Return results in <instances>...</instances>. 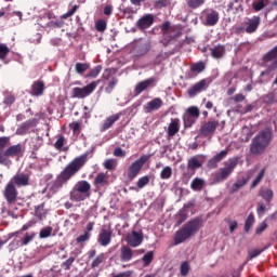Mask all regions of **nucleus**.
Masks as SVG:
<instances>
[{
    "mask_svg": "<svg viewBox=\"0 0 277 277\" xmlns=\"http://www.w3.org/2000/svg\"><path fill=\"white\" fill-rule=\"evenodd\" d=\"M199 21L205 27H215L220 23V12L211 8L205 9L200 13Z\"/></svg>",
    "mask_w": 277,
    "mask_h": 277,
    "instance_id": "0eeeda50",
    "label": "nucleus"
},
{
    "mask_svg": "<svg viewBox=\"0 0 277 277\" xmlns=\"http://www.w3.org/2000/svg\"><path fill=\"white\" fill-rule=\"evenodd\" d=\"M64 144H66V137H64L62 134H58L56 136V142L54 143L55 150H62V148H64Z\"/></svg>",
    "mask_w": 277,
    "mask_h": 277,
    "instance_id": "a19ab883",
    "label": "nucleus"
},
{
    "mask_svg": "<svg viewBox=\"0 0 277 277\" xmlns=\"http://www.w3.org/2000/svg\"><path fill=\"white\" fill-rule=\"evenodd\" d=\"M243 25H245L246 34H249V35L256 34L259 27L261 26V16L254 15L253 17L247 18Z\"/></svg>",
    "mask_w": 277,
    "mask_h": 277,
    "instance_id": "2eb2a0df",
    "label": "nucleus"
},
{
    "mask_svg": "<svg viewBox=\"0 0 277 277\" xmlns=\"http://www.w3.org/2000/svg\"><path fill=\"white\" fill-rule=\"evenodd\" d=\"M155 8L161 10V8H168L170 5V1L168 0H156L154 3Z\"/></svg>",
    "mask_w": 277,
    "mask_h": 277,
    "instance_id": "0e129e2a",
    "label": "nucleus"
},
{
    "mask_svg": "<svg viewBox=\"0 0 277 277\" xmlns=\"http://www.w3.org/2000/svg\"><path fill=\"white\" fill-rule=\"evenodd\" d=\"M44 81L42 80H37L31 84L30 88V95L31 96H42L44 94Z\"/></svg>",
    "mask_w": 277,
    "mask_h": 277,
    "instance_id": "5701e85b",
    "label": "nucleus"
},
{
    "mask_svg": "<svg viewBox=\"0 0 277 277\" xmlns=\"http://www.w3.org/2000/svg\"><path fill=\"white\" fill-rule=\"evenodd\" d=\"M9 183H11L14 187H27L29 185V174L17 173Z\"/></svg>",
    "mask_w": 277,
    "mask_h": 277,
    "instance_id": "f3484780",
    "label": "nucleus"
},
{
    "mask_svg": "<svg viewBox=\"0 0 277 277\" xmlns=\"http://www.w3.org/2000/svg\"><path fill=\"white\" fill-rule=\"evenodd\" d=\"M205 68H207V65L205 64V62L200 61L190 66V71L200 75V72H203Z\"/></svg>",
    "mask_w": 277,
    "mask_h": 277,
    "instance_id": "c9c22d12",
    "label": "nucleus"
},
{
    "mask_svg": "<svg viewBox=\"0 0 277 277\" xmlns=\"http://www.w3.org/2000/svg\"><path fill=\"white\" fill-rule=\"evenodd\" d=\"M90 237H92V234H88L87 232H83L82 235L76 238L77 243H85V241H90Z\"/></svg>",
    "mask_w": 277,
    "mask_h": 277,
    "instance_id": "680f3d73",
    "label": "nucleus"
},
{
    "mask_svg": "<svg viewBox=\"0 0 277 277\" xmlns=\"http://www.w3.org/2000/svg\"><path fill=\"white\" fill-rule=\"evenodd\" d=\"M118 167V161L116 159H107L104 161L105 170H116Z\"/></svg>",
    "mask_w": 277,
    "mask_h": 277,
    "instance_id": "09e8293b",
    "label": "nucleus"
},
{
    "mask_svg": "<svg viewBox=\"0 0 277 277\" xmlns=\"http://www.w3.org/2000/svg\"><path fill=\"white\" fill-rule=\"evenodd\" d=\"M149 183H150V176L145 175L138 179V181L136 182V186L138 189H144V187H146V185H148Z\"/></svg>",
    "mask_w": 277,
    "mask_h": 277,
    "instance_id": "a18cd8bd",
    "label": "nucleus"
},
{
    "mask_svg": "<svg viewBox=\"0 0 277 277\" xmlns=\"http://www.w3.org/2000/svg\"><path fill=\"white\" fill-rule=\"evenodd\" d=\"M254 225V214L250 213L245 222V233H250V228Z\"/></svg>",
    "mask_w": 277,
    "mask_h": 277,
    "instance_id": "c03bdc74",
    "label": "nucleus"
},
{
    "mask_svg": "<svg viewBox=\"0 0 277 277\" xmlns=\"http://www.w3.org/2000/svg\"><path fill=\"white\" fill-rule=\"evenodd\" d=\"M196 118H194L192 115H188L187 113L183 116V122L185 127H193V124H196Z\"/></svg>",
    "mask_w": 277,
    "mask_h": 277,
    "instance_id": "de8ad7c7",
    "label": "nucleus"
},
{
    "mask_svg": "<svg viewBox=\"0 0 277 277\" xmlns=\"http://www.w3.org/2000/svg\"><path fill=\"white\" fill-rule=\"evenodd\" d=\"M75 263V258L70 256L65 262L62 263V267L66 271L70 269V266Z\"/></svg>",
    "mask_w": 277,
    "mask_h": 277,
    "instance_id": "774afa93",
    "label": "nucleus"
},
{
    "mask_svg": "<svg viewBox=\"0 0 277 277\" xmlns=\"http://www.w3.org/2000/svg\"><path fill=\"white\" fill-rule=\"evenodd\" d=\"M103 261H105V254L104 253H101L100 255H97L92 264H91V267L92 269H94V267H98V265H101V263H103Z\"/></svg>",
    "mask_w": 277,
    "mask_h": 277,
    "instance_id": "052dcab7",
    "label": "nucleus"
},
{
    "mask_svg": "<svg viewBox=\"0 0 277 277\" xmlns=\"http://www.w3.org/2000/svg\"><path fill=\"white\" fill-rule=\"evenodd\" d=\"M171 177H172V168L164 167L160 172V179H162L163 181H167L168 179H171Z\"/></svg>",
    "mask_w": 277,
    "mask_h": 277,
    "instance_id": "8fccbe9b",
    "label": "nucleus"
},
{
    "mask_svg": "<svg viewBox=\"0 0 277 277\" xmlns=\"http://www.w3.org/2000/svg\"><path fill=\"white\" fill-rule=\"evenodd\" d=\"M163 107V100L160 97H155L154 100L147 102L144 106V113L145 114H153V111H158V109H161Z\"/></svg>",
    "mask_w": 277,
    "mask_h": 277,
    "instance_id": "6ab92c4d",
    "label": "nucleus"
},
{
    "mask_svg": "<svg viewBox=\"0 0 277 277\" xmlns=\"http://www.w3.org/2000/svg\"><path fill=\"white\" fill-rule=\"evenodd\" d=\"M92 192V185L85 180L78 181L69 193V199L72 202H83L90 198Z\"/></svg>",
    "mask_w": 277,
    "mask_h": 277,
    "instance_id": "20e7f679",
    "label": "nucleus"
},
{
    "mask_svg": "<svg viewBox=\"0 0 277 277\" xmlns=\"http://www.w3.org/2000/svg\"><path fill=\"white\" fill-rule=\"evenodd\" d=\"M186 114L198 120L200 118V109L198 106H190L186 109Z\"/></svg>",
    "mask_w": 277,
    "mask_h": 277,
    "instance_id": "ea45409f",
    "label": "nucleus"
},
{
    "mask_svg": "<svg viewBox=\"0 0 277 277\" xmlns=\"http://www.w3.org/2000/svg\"><path fill=\"white\" fill-rule=\"evenodd\" d=\"M207 3V0H186V5L190 10H198V8H202Z\"/></svg>",
    "mask_w": 277,
    "mask_h": 277,
    "instance_id": "72a5a7b5",
    "label": "nucleus"
},
{
    "mask_svg": "<svg viewBox=\"0 0 277 277\" xmlns=\"http://www.w3.org/2000/svg\"><path fill=\"white\" fill-rule=\"evenodd\" d=\"M10 55V48L5 43H0V60H5Z\"/></svg>",
    "mask_w": 277,
    "mask_h": 277,
    "instance_id": "864d4df0",
    "label": "nucleus"
},
{
    "mask_svg": "<svg viewBox=\"0 0 277 277\" xmlns=\"http://www.w3.org/2000/svg\"><path fill=\"white\" fill-rule=\"evenodd\" d=\"M263 101L266 105H274V103H276V94L268 93L264 95Z\"/></svg>",
    "mask_w": 277,
    "mask_h": 277,
    "instance_id": "13d9d810",
    "label": "nucleus"
},
{
    "mask_svg": "<svg viewBox=\"0 0 277 277\" xmlns=\"http://www.w3.org/2000/svg\"><path fill=\"white\" fill-rule=\"evenodd\" d=\"M113 235H114V229H111V226L109 225L102 226L97 235V243H100V246H103L104 248H107V246L111 243Z\"/></svg>",
    "mask_w": 277,
    "mask_h": 277,
    "instance_id": "f8f14e48",
    "label": "nucleus"
},
{
    "mask_svg": "<svg viewBox=\"0 0 277 277\" xmlns=\"http://www.w3.org/2000/svg\"><path fill=\"white\" fill-rule=\"evenodd\" d=\"M179 131H181V119L179 118L171 119V122L169 123L167 129L168 137H174V135H176Z\"/></svg>",
    "mask_w": 277,
    "mask_h": 277,
    "instance_id": "412c9836",
    "label": "nucleus"
},
{
    "mask_svg": "<svg viewBox=\"0 0 277 277\" xmlns=\"http://www.w3.org/2000/svg\"><path fill=\"white\" fill-rule=\"evenodd\" d=\"M263 176H265V169H261L259 174L255 176V179L251 183V189H254L263 181Z\"/></svg>",
    "mask_w": 277,
    "mask_h": 277,
    "instance_id": "37998d69",
    "label": "nucleus"
},
{
    "mask_svg": "<svg viewBox=\"0 0 277 277\" xmlns=\"http://www.w3.org/2000/svg\"><path fill=\"white\" fill-rule=\"evenodd\" d=\"M101 80L92 81L83 88L75 87L71 91L72 98H88L98 88Z\"/></svg>",
    "mask_w": 277,
    "mask_h": 277,
    "instance_id": "6e6552de",
    "label": "nucleus"
},
{
    "mask_svg": "<svg viewBox=\"0 0 277 277\" xmlns=\"http://www.w3.org/2000/svg\"><path fill=\"white\" fill-rule=\"evenodd\" d=\"M148 159H150V155H142L138 159H136L129 166L127 171V177L129 179V181L137 179V175L140 174V172H142V168L146 166Z\"/></svg>",
    "mask_w": 277,
    "mask_h": 277,
    "instance_id": "423d86ee",
    "label": "nucleus"
},
{
    "mask_svg": "<svg viewBox=\"0 0 277 277\" xmlns=\"http://www.w3.org/2000/svg\"><path fill=\"white\" fill-rule=\"evenodd\" d=\"M133 259V250L129 246H122L120 250V261L122 263H129Z\"/></svg>",
    "mask_w": 277,
    "mask_h": 277,
    "instance_id": "a878e982",
    "label": "nucleus"
},
{
    "mask_svg": "<svg viewBox=\"0 0 277 277\" xmlns=\"http://www.w3.org/2000/svg\"><path fill=\"white\" fill-rule=\"evenodd\" d=\"M217 127H220L219 120H209L201 124L199 129V135L201 137H212L217 131Z\"/></svg>",
    "mask_w": 277,
    "mask_h": 277,
    "instance_id": "9b49d317",
    "label": "nucleus"
},
{
    "mask_svg": "<svg viewBox=\"0 0 277 277\" xmlns=\"http://www.w3.org/2000/svg\"><path fill=\"white\" fill-rule=\"evenodd\" d=\"M153 259H155V253L153 251H148L143 258V267H148L153 263Z\"/></svg>",
    "mask_w": 277,
    "mask_h": 277,
    "instance_id": "4c0bfd02",
    "label": "nucleus"
},
{
    "mask_svg": "<svg viewBox=\"0 0 277 277\" xmlns=\"http://www.w3.org/2000/svg\"><path fill=\"white\" fill-rule=\"evenodd\" d=\"M90 160V153H84L76 158H74L66 167L62 170V172L56 176L54 181L50 184V192L52 194H57L62 187L68 185V182L81 172V169L88 163Z\"/></svg>",
    "mask_w": 277,
    "mask_h": 277,
    "instance_id": "f257e3e1",
    "label": "nucleus"
},
{
    "mask_svg": "<svg viewBox=\"0 0 277 277\" xmlns=\"http://www.w3.org/2000/svg\"><path fill=\"white\" fill-rule=\"evenodd\" d=\"M272 142V132L263 130L256 134L250 145L251 155H263Z\"/></svg>",
    "mask_w": 277,
    "mask_h": 277,
    "instance_id": "7ed1b4c3",
    "label": "nucleus"
},
{
    "mask_svg": "<svg viewBox=\"0 0 277 277\" xmlns=\"http://www.w3.org/2000/svg\"><path fill=\"white\" fill-rule=\"evenodd\" d=\"M15 102H16V97L14 95H8L3 100V104L6 105V107L14 105Z\"/></svg>",
    "mask_w": 277,
    "mask_h": 277,
    "instance_id": "69168bd1",
    "label": "nucleus"
},
{
    "mask_svg": "<svg viewBox=\"0 0 277 277\" xmlns=\"http://www.w3.org/2000/svg\"><path fill=\"white\" fill-rule=\"evenodd\" d=\"M148 88H155V77L138 82L134 88V96H140V94L148 90Z\"/></svg>",
    "mask_w": 277,
    "mask_h": 277,
    "instance_id": "aec40b11",
    "label": "nucleus"
},
{
    "mask_svg": "<svg viewBox=\"0 0 277 277\" xmlns=\"http://www.w3.org/2000/svg\"><path fill=\"white\" fill-rule=\"evenodd\" d=\"M259 196L269 205V202L274 200V190H272V188H261L259 190Z\"/></svg>",
    "mask_w": 277,
    "mask_h": 277,
    "instance_id": "cd10ccee",
    "label": "nucleus"
},
{
    "mask_svg": "<svg viewBox=\"0 0 277 277\" xmlns=\"http://www.w3.org/2000/svg\"><path fill=\"white\" fill-rule=\"evenodd\" d=\"M226 155H228V149L222 150L221 153L216 154L210 161L209 164L210 166H217V163H220V161H222V159H224V157H226Z\"/></svg>",
    "mask_w": 277,
    "mask_h": 277,
    "instance_id": "473e14b6",
    "label": "nucleus"
},
{
    "mask_svg": "<svg viewBox=\"0 0 277 277\" xmlns=\"http://www.w3.org/2000/svg\"><path fill=\"white\" fill-rule=\"evenodd\" d=\"M205 227V219L202 216H196L186 222L183 228L179 229L174 236V243L179 246L187 241V239H192L196 233L200 230V228Z\"/></svg>",
    "mask_w": 277,
    "mask_h": 277,
    "instance_id": "f03ea898",
    "label": "nucleus"
},
{
    "mask_svg": "<svg viewBox=\"0 0 277 277\" xmlns=\"http://www.w3.org/2000/svg\"><path fill=\"white\" fill-rule=\"evenodd\" d=\"M202 163H200V160L196 157H193L188 160V168L189 170H198Z\"/></svg>",
    "mask_w": 277,
    "mask_h": 277,
    "instance_id": "49530a36",
    "label": "nucleus"
},
{
    "mask_svg": "<svg viewBox=\"0 0 277 277\" xmlns=\"http://www.w3.org/2000/svg\"><path fill=\"white\" fill-rule=\"evenodd\" d=\"M36 232L26 233L25 236L21 239V241L13 240L12 243H16V246H18L19 248H23V246H29V243H31V241L36 239Z\"/></svg>",
    "mask_w": 277,
    "mask_h": 277,
    "instance_id": "393cba45",
    "label": "nucleus"
},
{
    "mask_svg": "<svg viewBox=\"0 0 277 277\" xmlns=\"http://www.w3.org/2000/svg\"><path fill=\"white\" fill-rule=\"evenodd\" d=\"M237 168V159L229 160L225 168H221L219 172L213 175V183H224Z\"/></svg>",
    "mask_w": 277,
    "mask_h": 277,
    "instance_id": "1a4fd4ad",
    "label": "nucleus"
},
{
    "mask_svg": "<svg viewBox=\"0 0 277 277\" xmlns=\"http://www.w3.org/2000/svg\"><path fill=\"white\" fill-rule=\"evenodd\" d=\"M207 88H209V79H201L187 90V94L189 98H194L197 94H200V92H205Z\"/></svg>",
    "mask_w": 277,
    "mask_h": 277,
    "instance_id": "dca6fc26",
    "label": "nucleus"
},
{
    "mask_svg": "<svg viewBox=\"0 0 277 277\" xmlns=\"http://www.w3.org/2000/svg\"><path fill=\"white\" fill-rule=\"evenodd\" d=\"M75 68L78 75H83L90 68V65L87 63H76Z\"/></svg>",
    "mask_w": 277,
    "mask_h": 277,
    "instance_id": "3c124183",
    "label": "nucleus"
},
{
    "mask_svg": "<svg viewBox=\"0 0 277 277\" xmlns=\"http://www.w3.org/2000/svg\"><path fill=\"white\" fill-rule=\"evenodd\" d=\"M23 155H25V148L22 144L9 146L6 149L0 150V166H12L10 157L18 161Z\"/></svg>",
    "mask_w": 277,
    "mask_h": 277,
    "instance_id": "39448f33",
    "label": "nucleus"
},
{
    "mask_svg": "<svg viewBox=\"0 0 277 277\" xmlns=\"http://www.w3.org/2000/svg\"><path fill=\"white\" fill-rule=\"evenodd\" d=\"M35 214L38 220H44L47 217V211L44 210V203L35 208Z\"/></svg>",
    "mask_w": 277,
    "mask_h": 277,
    "instance_id": "e433bc0d",
    "label": "nucleus"
},
{
    "mask_svg": "<svg viewBox=\"0 0 277 277\" xmlns=\"http://www.w3.org/2000/svg\"><path fill=\"white\" fill-rule=\"evenodd\" d=\"M95 29H96V31H100L103 34V31H105L107 29V22H105V19H98L95 23Z\"/></svg>",
    "mask_w": 277,
    "mask_h": 277,
    "instance_id": "4d7b16f0",
    "label": "nucleus"
},
{
    "mask_svg": "<svg viewBox=\"0 0 277 277\" xmlns=\"http://www.w3.org/2000/svg\"><path fill=\"white\" fill-rule=\"evenodd\" d=\"M248 184V179L242 177L238 180L236 183L233 184L230 188V194H236V192H239L241 187L246 186Z\"/></svg>",
    "mask_w": 277,
    "mask_h": 277,
    "instance_id": "2f4dec72",
    "label": "nucleus"
},
{
    "mask_svg": "<svg viewBox=\"0 0 277 277\" xmlns=\"http://www.w3.org/2000/svg\"><path fill=\"white\" fill-rule=\"evenodd\" d=\"M118 84V78H111L108 81V85L105 88V92L107 94H111V92H114V88H116V85Z\"/></svg>",
    "mask_w": 277,
    "mask_h": 277,
    "instance_id": "603ef678",
    "label": "nucleus"
},
{
    "mask_svg": "<svg viewBox=\"0 0 277 277\" xmlns=\"http://www.w3.org/2000/svg\"><path fill=\"white\" fill-rule=\"evenodd\" d=\"M150 41L140 39L134 43L132 54L135 57H143V55H147V53L150 51Z\"/></svg>",
    "mask_w": 277,
    "mask_h": 277,
    "instance_id": "ddd939ff",
    "label": "nucleus"
},
{
    "mask_svg": "<svg viewBox=\"0 0 277 277\" xmlns=\"http://www.w3.org/2000/svg\"><path fill=\"white\" fill-rule=\"evenodd\" d=\"M109 177L105 173H98L94 180V185L96 187H105L108 185Z\"/></svg>",
    "mask_w": 277,
    "mask_h": 277,
    "instance_id": "c85d7f7f",
    "label": "nucleus"
},
{
    "mask_svg": "<svg viewBox=\"0 0 277 277\" xmlns=\"http://www.w3.org/2000/svg\"><path fill=\"white\" fill-rule=\"evenodd\" d=\"M181 276H187L189 274V263L183 262L180 266Z\"/></svg>",
    "mask_w": 277,
    "mask_h": 277,
    "instance_id": "e2e57ef3",
    "label": "nucleus"
},
{
    "mask_svg": "<svg viewBox=\"0 0 277 277\" xmlns=\"http://www.w3.org/2000/svg\"><path fill=\"white\" fill-rule=\"evenodd\" d=\"M122 116V113L115 114L113 116H109L108 118L105 119L104 123L102 124V131H107L120 120V117Z\"/></svg>",
    "mask_w": 277,
    "mask_h": 277,
    "instance_id": "b1692460",
    "label": "nucleus"
},
{
    "mask_svg": "<svg viewBox=\"0 0 277 277\" xmlns=\"http://www.w3.org/2000/svg\"><path fill=\"white\" fill-rule=\"evenodd\" d=\"M3 196L8 205H16V201L18 200V190L16 189V186L9 182L4 187Z\"/></svg>",
    "mask_w": 277,
    "mask_h": 277,
    "instance_id": "4468645a",
    "label": "nucleus"
},
{
    "mask_svg": "<svg viewBox=\"0 0 277 277\" xmlns=\"http://www.w3.org/2000/svg\"><path fill=\"white\" fill-rule=\"evenodd\" d=\"M53 233V227L51 226H45L43 227L40 233H39V239H47L49 237H51Z\"/></svg>",
    "mask_w": 277,
    "mask_h": 277,
    "instance_id": "79ce46f5",
    "label": "nucleus"
},
{
    "mask_svg": "<svg viewBox=\"0 0 277 277\" xmlns=\"http://www.w3.org/2000/svg\"><path fill=\"white\" fill-rule=\"evenodd\" d=\"M169 36L174 40L175 38H181L183 36V31L181 30V27L179 26H172L171 30H169Z\"/></svg>",
    "mask_w": 277,
    "mask_h": 277,
    "instance_id": "58836bf2",
    "label": "nucleus"
},
{
    "mask_svg": "<svg viewBox=\"0 0 277 277\" xmlns=\"http://www.w3.org/2000/svg\"><path fill=\"white\" fill-rule=\"evenodd\" d=\"M10 144V136H1L0 137V150H4L6 146Z\"/></svg>",
    "mask_w": 277,
    "mask_h": 277,
    "instance_id": "338daca9",
    "label": "nucleus"
},
{
    "mask_svg": "<svg viewBox=\"0 0 277 277\" xmlns=\"http://www.w3.org/2000/svg\"><path fill=\"white\" fill-rule=\"evenodd\" d=\"M101 70H103V66L97 65L93 69L90 70V72L87 75V77H90L91 79H96V76L101 75Z\"/></svg>",
    "mask_w": 277,
    "mask_h": 277,
    "instance_id": "5fc2aeb1",
    "label": "nucleus"
},
{
    "mask_svg": "<svg viewBox=\"0 0 277 277\" xmlns=\"http://www.w3.org/2000/svg\"><path fill=\"white\" fill-rule=\"evenodd\" d=\"M269 0H254L252 3V9L254 12H261V10H264L267 6Z\"/></svg>",
    "mask_w": 277,
    "mask_h": 277,
    "instance_id": "f704fd0d",
    "label": "nucleus"
},
{
    "mask_svg": "<svg viewBox=\"0 0 277 277\" xmlns=\"http://www.w3.org/2000/svg\"><path fill=\"white\" fill-rule=\"evenodd\" d=\"M126 241L131 248H137V246H142V241H144V235L133 230L131 234L127 235Z\"/></svg>",
    "mask_w": 277,
    "mask_h": 277,
    "instance_id": "a211bd4d",
    "label": "nucleus"
},
{
    "mask_svg": "<svg viewBox=\"0 0 277 277\" xmlns=\"http://www.w3.org/2000/svg\"><path fill=\"white\" fill-rule=\"evenodd\" d=\"M224 53H226L224 45H216L211 49V55L214 60H221V57H224Z\"/></svg>",
    "mask_w": 277,
    "mask_h": 277,
    "instance_id": "c756f323",
    "label": "nucleus"
},
{
    "mask_svg": "<svg viewBox=\"0 0 277 277\" xmlns=\"http://www.w3.org/2000/svg\"><path fill=\"white\" fill-rule=\"evenodd\" d=\"M264 64H267L269 62H273L266 70L262 71L261 76L269 75V72H273V70H276L277 68V45H275L271 51H268L263 56Z\"/></svg>",
    "mask_w": 277,
    "mask_h": 277,
    "instance_id": "9d476101",
    "label": "nucleus"
},
{
    "mask_svg": "<svg viewBox=\"0 0 277 277\" xmlns=\"http://www.w3.org/2000/svg\"><path fill=\"white\" fill-rule=\"evenodd\" d=\"M155 23V16L153 14H147L142 16L137 23L136 27L138 29H148Z\"/></svg>",
    "mask_w": 277,
    "mask_h": 277,
    "instance_id": "4be33fe9",
    "label": "nucleus"
},
{
    "mask_svg": "<svg viewBox=\"0 0 277 277\" xmlns=\"http://www.w3.org/2000/svg\"><path fill=\"white\" fill-rule=\"evenodd\" d=\"M205 187V180L200 177H196L190 183V188L194 192H202V188Z\"/></svg>",
    "mask_w": 277,
    "mask_h": 277,
    "instance_id": "7c9ffc66",
    "label": "nucleus"
},
{
    "mask_svg": "<svg viewBox=\"0 0 277 277\" xmlns=\"http://www.w3.org/2000/svg\"><path fill=\"white\" fill-rule=\"evenodd\" d=\"M32 124H34V122L31 120H27L19 126L18 131L21 133H27V131H29L31 129Z\"/></svg>",
    "mask_w": 277,
    "mask_h": 277,
    "instance_id": "6e6d98bb",
    "label": "nucleus"
},
{
    "mask_svg": "<svg viewBox=\"0 0 277 277\" xmlns=\"http://www.w3.org/2000/svg\"><path fill=\"white\" fill-rule=\"evenodd\" d=\"M187 206H184L175 215V226H181V224L187 221Z\"/></svg>",
    "mask_w": 277,
    "mask_h": 277,
    "instance_id": "bb28decb",
    "label": "nucleus"
},
{
    "mask_svg": "<svg viewBox=\"0 0 277 277\" xmlns=\"http://www.w3.org/2000/svg\"><path fill=\"white\" fill-rule=\"evenodd\" d=\"M69 129H71L74 134L81 133V122L74 121V122L69 123Z\"/></svg>",
    "mask_w": 277,
    "mask_h": 277,
    "instance_id": "bf43d9fd",
    "label": "nucleus"
}]
</instances>
